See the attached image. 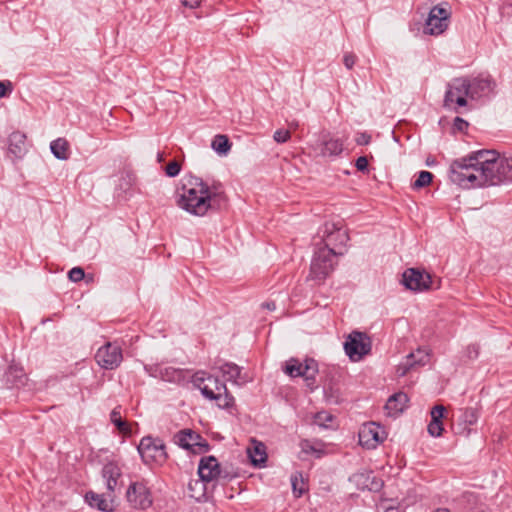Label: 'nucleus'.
Here are the masks:
<instances>
[{
    "mask_svg": "<svg viewBox=\"0 0 512 512\" xmlns=\"http://www.w3.org/2000/svg\"><path fill=\"white\" fill-rule=\"evenodd\" d=\"M177 205L195 216H204L208 211H218L228 203L220 183L208 185L202 178L186 174L177 188Z\"/></svg>",
    "mask_w": 512,
    "mask_h": 512,
    "instance_id": "1",
    "label": "nucleus"
},
{
    "mask_svg": "<svg viewBox=\"0 0 512 512\" xmlns=\"http://www.w3.org/2000/svg\"><path fill=\"white\" fill-rule=\"evenodd\" d=\"M343 254L344 252L315 247L306 281H312L314 286L324 284L337 266V257Z\"/></svg>",
    "mask_w": 512,
    "mask_h": 512,
    "instance_id": "2",
    "label": "nucleus"
},
{
    "mask_svg": "<svg viewBox=\"0 0 512 512\" xmlns=\"http://www.w3.org/2000/svg\"><path fill=\"white\" fill-rule=\"evenodd\" d=\"M480 173L475 164L467 156L455 159L449 168V179L458 186L470 189L482 187Z\"/></svg>",
    "mask_w": 512,
    "mask_h": 512,
    "instance_id": "3",
    "label": "nucleus"
},
{
    "mask_svg": "<svg viewBox=\"0 0 512 512\" xmlns=\"http://www.w3.org/2000/svg\"><path fill=\"white\" fill-rule=\"evenodd\" d=\"M482 187L496 186L512 182V158H495L488 167L480 168Z\"/></svg>",
    "mask_w": 512,
    "mask_h": 512,
    "instance_id": "4",
    "label": "nucleus"
},
{
    "mask_svg": "<svg viewBox=\"0 0 512 512\" xmlns=\"http://www.w3.org/2000/svg\"><path fill=\"white\" fill-rule=\"evenodd\" d=\"M471 85L468 77H457L447 84L443 106L455 112L459 107L467 106V97L471 99Z\"/></svg>",
    "mask_w": 512,
    "mask_h": 512,
    "instance_id": "5",
    "label": "nucleus"
},
{
    "mask_svg": "<svg viewBox=\"0 0 512 512\" xmlns=\"http://www.w3.org/2000/svg\"><path fill=\"white\" fill-rule=\"evenodd\" d=\"M137 451L145 464L164 465L168 460L166 446L160 438L150 435L143 437L137 446Z\"/></svg>",
    "mask_w": 512,
    "mask_h": 512,
    "instance_id": "6",
    "label": "nucleus"
},
{
    "mask_svg": "<svg viewBox=\"0 0 512 512\" xmlns=\"http://www.w3.org/2000/svg\"><path fill=\"white\" fill-rule=\"evenodd\" d=\"M371 339L365 332L353 331L344 342V350L352 361H359L371 352Z\"/></svg>",
    "mask_w": 512,
    "mask_h": 512,
    "instance_id": "7",
    "label": "nucleus"
},
{
    "mask_svg": "<svg viewBox=\"0 0 512 512\" xmlns=\"http://www.w3.org/2000/svg\"><path fill=\"white\" fill-rule=\"evenodd\" d=\"M450 16V10L442 4L433 6L425 21L423 32L432 36L442 34L449 26Z\"/></svg>",
    "mask_w": 512,
    "mask_h": 512,
    "instance_id": "8",
    "label": "nucleus"
},
{
    "mask_svg": "<svg viewBox=\"0 0 512 512\" xmlns=\"http://www.w3.org/2000/svg\"><path fill=\"white\" fill-rule=\"evenodd\" d=\"M126 499L132 508L138 510H146L153 504L152 492L143 481L132 482L128 486Z\"/></svg>",
    "mask_w": 512,
    "mask_h": 512,
    "instance_id": "9",
    "label": "nucleus"
},
{
    "mask_svg": "<svg viewBox=\"0 0 512 512\" xmlns=\"http://www.w3.org/2000/svg\"><path fill=\"white\" fill-rule=\"evenodd\" d=\"M348 241L349 235L345 229L337 227L334 223H326L322 242L316 244V247L332 249L333 252H344L340 248L346 246Z\"/></svg>",
    "mask_w": 512,
    "mask_h": 512,
    "instance_id": "10",
    "label": "nucleus"
},
{
    "mask_svg": "<svg viewBox=\"0 0 512 512\" xmlns=\"http://www.w3.org/2000/svg\"><path fill=\"white\" fill-rule=\"evenodd\" d=\"M387 433L383 426L375 422L362 425L359 431V444L367 449H374L384 442Z\"/></svg>",
    "mask_w": 512,
    "mask_h": 512,
    "instance_id": "11",
    "label": "nucleus"
},
{
    "mask_svg": "<svg viewBox=\"0 0 512 512\" xmlns=\"http://www.w3.org/2000/svg\"><path fill=\"white\" fill-rule=\"evenodd\" d=\"M122 350L118 345L107 343L100 347L95 355L98 365L106 370L117 368L122 362Z\"/></svg>",
    "mask_w": 512,
    "mask_h": 512,
    "instance_id": "12",
    "label": "nucleus"
},
{
    "mask_svg": "<svg viewBox=\"0 0 512 512\" xmlns=\"http://www.w3.org/2000/svg\"><path fill=\"white\" fill-rule=\"evenodd\" d=\"M403 285L412 291H424L430 289L432 278L429 273L415 268H408L402 275Z\"/></svg>",
    "mask_w": 512,
    "mask_h": 512,
    "instance_id": "13",
    "label": "nucleus"
},
{
    "mask_svg": "<svg viewBox=\"0 0 512 512\" xmlns=\"http://www.w3.org/2000/svg\"><path fill=\"white\" fill-rule=\"evenodd\" d=\"M470 85L471 100L489 98L494 94L496 88L495 80L490 75L482 74L470 79Z\"/></svg>",
    "mask_w": 512,
    "mask_h": 512,
    "instance_id": "14",
    "label": "nucleus"
},
{
    "mask_svg": "<svg viewBox=\"0 0 512 512\" xmlns=\"http://www.w3.org/2000/svg\"><path fill=\"white\" fill-rule=\"evenodd\" d=\"M194 383L202 395L209 400L216 399L217 392H226V384L212 375H208L206 378L196 375Z\"/></svg>",
    "mask_w": 512,
    "mask_h": 512,
    "instance_id": "15",
    "label": "nucleus"
},
{
    "mask_svg": "<svg viewBox=\"0 0 512 512\" xmlns=\"http://www.w3.org/2000/svg\"><path fill=\"white\" fill-rule=\"evenodd\" d=\"M198 475L199 478L206 483L216 480L219 476H222V469L216 457H202L198 465Z\"/></svg>",
    "mask_w": 512,
    "mask_h": 512,
    "instance_id": "16",
    "label": "nucleus"
},
{
    "mask_svg": "<svg viewBox=\"0 0 512 512\" xmlns=\"http://www.w3.org/2000/svg\"><path fill=\"white\" fill-rule=\"evenodd\" d=\"M27 374L23 367L12 363L2 377L3 386L7 389L20 388L27 382Z\"/></svg>",
    "mask_w": 512,
    "mask_h": 512,
    "instance_id": "17",
    "label": "nucleus"
},
{
    "mask_svg": "<svg viewBox=\"0 0 512 512\" xmlns=\"http://www.w3.org/2000/svg\"><path fill=\"white\" fill-rule=\"evenodd\" d=\"M27 136L21 131H14L8 137V154L14 159L19 160L27 152Z\"/></svg>",
    "mask_w": 512,
    "mask_h": 512,
    "instance_id": "18",
    "label": "nucleus"
},
{
    "mask_svg": "<svg viewBox=\"0 0 512 512\" xmlns=\"http://www.w3.org/2000/svg\"><path fill=\"white\" fill-rule=\"evenodd\" d=\"M308 372L312 370L315 371V359L306 358L304 363H301L296 358H291L286 362L285 365V373L292 378L301 377L302 375H306Z\"/></svg>",
    "mask_w": 512,
    "mask_h": 512,
    "instance_id": "19",
    "label": "nucleus"
},
{
    "mask_svg": "<svg viewBox=\"0 0 512 512\" xmlns=\"http://www.w3.org/2000/svg\"><path fill=\"white\" fill-rule=\"evenodd\" d=\"M429 353L424 349H417L415 353H410L406 357V362L398 366L397 372L400 376L406 373L415 365L424 366L429 362Z\"/></svg>",
    "mask_w": 512,
    "mask_h": 512,
    "instance_id": "20",
    "label": "nucleus"
},
{
    "mask_svg": "<svg viewBox=\"0 0 512 512\" xmlns=\"http://www.w3.org/2000/svg\"><path fill=\"white\" fill-rule=\"evenodd\" d=\"M320 154L324 157H335L342 153L343 142L339 138H332L328 134L320 140Z\"/></svg>",
    "mask_w": 512,
    "mask_h": 512,
    "instance_id": "21",
    "label": "nucleus"
},
{
    "mask_svg": "<svg viewBox=\"0 0 512 512\" xmlns=\"http://www.w3.org/2000/svg\"><path fill=\"white\" fill-rule=\"evenodd\" d=\"M409 402V397L404 392H397L391 395L385 405V409L389 416H398L406 408Z\"/></svg>",
    "mask_w": 512,
    "mask_h": 512,
    "instance_id": "22",
    "label": "nucleus"
},
{
    "mask_svg": "<svg viewBox=\"0 0 512 512\" xmlns=\"http://www.w3.org/2000/svg\"><path fill=\"white\" fill-rule=\"evenodd\" d=\"M121 475V468L116 462L110 461L103 466L102 477L106 480V487L109 492L115 491Z\"/></svg>",
    "mask_w": 512,
    "mask_h": 512,
    "instance_id": "23",
    "label": "nucleus"
},
{
    "mask_svg": "<svg viewBox=\"0 0 512 512\" xmlns=\"http://www.w3.org/2000/svg\"><path fill=\"white\" fill-rule=\"evenodd\" d=\"M199 440H201V434L192 429H183L174 435V442L190 452L194 450V443Z\"/></svg>",
    "mask_w": 512,
    "mask_h": 512,
    "instance_id": "24",
    "label": "nucleus"
},
{
    "mask_svg": "<svg viewBox=\"0 0 512 512\" xmlns=\"http://www.w3.org/2000/svg\"><path fill=\"white\" fill-rule=\"evenodd\" d=\"M446 409L443 405H436L432 408L431 421L428 424V433L433 437H439L444 430L442 419Z\"/></svg>",
    "mask_w": 512,
    "mask_h": 512,
    "instance_id": "25",
    "label": "nucleus"
},
{
    "mask_svg": "<svg viewBox=\"0 0 512 512\" xmlns=\"http://www.w3.org/2000/svg\"><path fill=\"white\" fill-rule=\"evenodd\" d=\"M499 154L494 150H478L471 152L467 157L480 171V168H486Z\"/></svg>",
    "mask_w": 512,
    "mask_h": 512,
    "instance_id": "26",
    "label": "nucleus"
},
{
    "mask_svg": "<svg viewBox=\"0 0 512 512\" xmlns=\"http://www.w3.org/2000/svg\"><path fill=\"white\" fill-rule=\"evenodd\" d=\"M86 502L92 507L102 512H113V504L108 501L103 494H97L89 491L85 494Z\"/></svg>",
    "mask_w": 512,
    "mask_h": 512,
    "instance_id": "27",
    "label": "nucleus"
},
{
    "mask_svg": "<svg viewBox=\"0 0 512 512\" xmlns=\"http://www.w3.org/2000/svg\"><path fill=\"white\" fill-rule=\"evenodd\" d=\"M220 371L224 376H227V380L234 384L241 385L246 382L241 377L242 368L233 362H225L220 366Z\"/></svg>",
    "mask_w": 512,
    "mask_h": 512,
    "instance_id": "28",
    "label": "nucleus"
},
{
    "mask_svg": "<svg viewBox=\"0 0 512 512\" xmlns=\"http://www.w3.org/2000/svg\"><path fill=\"white\" fill-rule=\"evenodd\" d=\"M206 482L199 479H192L189 481L187 485L188 495L193 498L197 502H203L207 500L206 493Z\"/></svg>",
    "mask_w": 512,
    "mask_h": 512,
    "instance_id": "29",
    "label": "nucleus"
},
{
    "mask_svg": "<svg viewBox=\"0 0 512 512\" xmlns=\"http://www.w3.org/2000/svg\"><path fill=\"white\" fill-rule=\"evenodd\" d=\"M248 456L255 467H263L267 461L266 446L258 442L253 448L248 449Z\"/></svg>",
    "mask_w": 512,
    "mask_h": 512,
    "instance_id": "30",
    "label": "nucleus"
},
{
    "mask_svg": "<svg viewBox=\"0 0 512 512\" xmlns=\"http://www.w3.org/2000/svg\"><path fill=\"white\" fill-rule=\"evenodd\" d=\"M51 153L59 160L69 158V143L65 138H57L50 143Z\"/></svg>",
    "mask_w": 512,
    "mask_h": 512,
    "instance_id": "31",
    "label": "nucleus"
},
{
    "mask_svg": "<svg viewBox=\"0 0 512 512\" xmlns=\"http://www.w3.org/2000/svg\"><path fill=\"white\" fill-rule=\"evenodd\" d=\"M110 421L115 425L117 430L127 436H130L132 433L130 425L123 420L121 416V406H116L110 413Z\"/></svg>",
    "mask_w": 512,
    "mask_h": 512,
    "instance_id": "32",
    "label": "nucleus"
},
{
    "mask_svg": "<svg viewBox=\"0 0 512 512\" xmlns=\"http://www.w3.org/2000/svg\"><path fill=\"white\" fill-rule=\"evenodd\" d=\"M211 146L219 155H226L231 149V142L228 136L218 134L212 140Z\"/></svg>",
    "mask_w": 512,
    "mask_h": 512,
    "instance_id": "33",
    "label": "nucleus"
},
{
    "mask_svg": "<svg viewBox=\"0 0 512 512\" xmlns=\"http://www.w3.org/2000/svg\"><path fill=\"white\" fill-rule=\"evenodd\" d=\"M292 491L296 498H300L305 492L308 491L307 484L303 479L301 472H295L291 476Z\"/></svg>",
    "mask_w": 512,
    "mask_h": 512,
    "instance_id": "34",
    "label": "nucleus"
},
{
    "mask_svg": "<svg viewBox=\"0 0 512 512\" xmlns=\"http://www.w3.org/2000/svg\"><path fill=\"white\" fill-rule=\"evenodd\" d=\"M355 478H365V487H367L370 491H378L383 486V481L381 479H377L373 476L372 472L355 474Z\"/></svg>",
    "mask_w": 512,
    "mask_h": 512,
    "instance_id": "35",
    "label": "nucleus"
},
{
    "mask_svg": "<svg viewBox=\"0 0 512 512\" xmlns=\"http://www.w3.org/2000/svg\"><path fill=\"white\" fill-rule=\"evenodd\" d=\"M217 398L214 399L217 406L221 409H229L235 405V399L226 388V392H217Z\"/></svg>",
    "mask_w": 512,
    "mask_h": 512,
    "instance_id": "36",
    "label": "nucleus"
},
{
    "mask_svg": "<svg viewBox=\"0 0 512 512\" xmlns=\"http://www.w3.org/2000/svg\"><path fill=\"white\" fill-rule=\"evenodd\" d=\"M433 174L429 171H420L416 180L412 183L411 187L414 189V190H420L428 185H430V183L432 182L433 180Z\"/></svg>",
    "mask_w": 512,
    "mask_h": 512,
    "instance_id": "37",
    "label": "nucleus"
},
{
    "mask_svg": "<svg viewBox=\"0 0 512 512\" xmlns=\"http://www.w3.org/2000/svg\"><path fill=\"white\" fill-rule=\"evenodd\" d=\"M478 418H479V411H478V409L473 408V407L465 408L462 413V416H461L462 421L469 426L476 424L478 421Z\"/></svg>",
    "mask_w": 512,
    "mask_h": 512,
    "instance_id": "38",
    "label": "nucleus"
},
{
    "mask_svg": "<svg viewBox=\"0 0 512 512\" xmlns=\"http://www.w3.org/2000/svg\"><path fill=\"white\" fill-rule=\"evenodd\" d=\"M161 376L166 381H176L182 377V371L173 367H166L160 370Z\"/></svg>",
    "mask_w": 512,
    "mask_h": 512,
    "instance_id": "39",
    "label": "nucleus"
},
{
    "mask_svg": "<svg viewBox=\"0 0 512 512\" xmlns=\"http://www.w3.org/2000/svg\"><path fill=\"white\" fill-rule=\"evenodd\" d=\"M68 278L70 281L77 283L86 278V274L83 268L81 267H73L68 272Z\"/></svg>",
    "mask_w": 512,
    "mask_h": 512,
    "instance_id": "40",
    "label": "nucleus"
},
{
    "mask_svg": "<svg viewBox=\"0 0 512 512\" xmlns=\"http://www.w3.org/2000/svg\"><path fill=\"white\" fill-rule=\"evenodd\" d=\"M318 372H319L318 362L315 360V371L314 372H312V370L309 372L307 371L306 375L301 376L304 378L306 385L308 387H310L311 390H314V388H315L316 375L318 374Z\"/></svg>",
    "mask_w": 512,
    "mask_h": 512,
    "instance_id": "41",
    "label": "nucleus"
},
{
    "mask_svg": "<svg viewBox=\"0 0 512 512\" xmlns=\"http://www.w3.org/2000/svg\"><path fill=\"white\" fill-rule=\"evenodd\" d=\"M211 446L209 442L201 435V440L194 443V454H204L210 450Z\"/></svg>",
    "mask_w": 512,
    "mask_h": 512,
    "instance_id": "42",
    "label": "nucleus"
},
{
    "mask_svg": "<svg viewBox=\"0 0 512 512\" xmlns=\"http://www.w3.org/2000/svg\"><path fill=\"white\" fill-rule=\"evenodd\" d=\"M180 171L181 165L176 160L171 161L165 168V174L170 178L176 177L180 173Z\"/></svg>",
    "mask_w": 512,
    "mask_h": 512,
    "instance_id": "43",
    "label": "nucleus"
},
{
    "mask_svg": "<svg viewBox=\"0 0 512 512\" xmlns=\"http://www.w3.org/2000/svg\"><path fill=\"white\" fill-rule=\"evenodd\" d=\"M291 138V133L287 129H278L273 134V139L277 143H286Z\"/></svg>",
    "mask_w": 512,
    "mask_h": 512,
    "instance_id": "44",
    "label": "nucleus"
},
{
    "mask_svg": "<svg viewBox=\"0 0 512 512\" xmlns=\"http://www.w3.org/2000/svg\"><path fill=\"white\" fill-rule=\"evenodd\" d=\"M469 127V123L461 118V117H455L453 122V130L458 132H466V130Z\"/></svg>",
    "mask_w": 512,
    "mask_h": 512,
    "instance_id": "45",
    "label": "nucleus"
},
{
    "mask_svg": "<svg viewBox=\"0 0 512 512\" xmlns=\"http://www.w3.org/2000/svg\"><path fill=\"white\" fill-rule=\"evenodd\" d=\"M371 135L367 132L357 133L355 142L359 146L368 145L371 142Z\"/></svg>",
    "mask_w": 512,
    "mask_h": 512,
    "instance_id": "46",
    "label": "nucleus"
},
{
    "mask_svg": "<svg viewBox=\"0 0 512 512\" xmlns=\"http://www.w3.org/2000/svg\"><path fill=\"white\" fill-rule=\"evenodd\" d=\"M355 167L360 172H368V159L366 156H360L356 159Z\"/></svg>",
    "mask_w": 512,
    "mask_h": 512,
    "instance_id": "47",
    "label": "nucleus"
},
{
    "mask_svg": "<svg viewBox=\"0 0 512 512\" xmlns=\"http://www.w3.org/2000/svg\"><path fill=\"white\" fill-rule=\"evenodd\" d=\"M480 353V346L478 344H470L466 348V356L469 359H476Z\"/></svg>",
    "mask_w": 512,
    "mask_h": 512,
    "instance_id": "48",
    "label": "nucleus"
},
{
    "mask_svg": "<svg viewBox=\"0 0 512 512\" xmlns=\"http://www.w3.org/2000/svg\"><path fill=\"white\" fill-rule=\"evenodd\" d=\"M357 57L353 53H346L343 57V63L347 69H352L356 63Z\"/></svg>",
    "mask_w": 512,
    "mask_h": 512,
    "instance_id": "49",
    "label": "nucleus"
},
{
    "mask_svg": "<svg viewBox=\"0 0 512 512\" xmlns=\"http://www.w3.org/2000/svg\"><path fill=\"white\" fill-rule=\"evenodd\" d=\"M12 83L10 81H0V99L7 95V91H12Z\"/></svg>",
    "mask_w": 512,
    "mask_h": 512,
    "instance_id": "50",
    "label": "nucleus"
},
{
    "mask_svg": "<svg viewBox=\"0 0 512 512\" xmlns=\"http://www.w3.org/2000/svg\"><path fill=\"white\" fill-rule=\"evenodd\" d=\"M202 0H181V3L190 9H195L200 6Z\"/></svg>",
    "mask_w": 512,
    "mask_h": 512,
    "instance_id": "51",
    "label": "nucleus"
},
{
    "mask_svg": "<svg viewBox=\"0 0 512 512\" xmlns=\"http://www.w3.org/2000/svg\"><path fill=\"white\" fill-rule=\"evenodd\" d=\"M262 308L267 309L269 311H274L276 309V304L273 301H267L262 303Z\"/></svg>",
    "mask_w": 512,
    "mask_h": 512,
    "instance_id": "52",
    "label": "nucleus"
},
{
    "mask_svg": "<svg viewBox=\"0 0 512 512\" xmlns=\"http://www.w3.org/2000/svg\"><path fill=\"white\" fill-rule=\"evenodd\" d=\"M234 477H236V474L231 475L229 472L223 471V470H222V476H219V478H222V479H225V480H231Z\"/></svg>",
    "mask_w": 512,
    "mask_h": 512,
    "instance_id": "53",
    "label": "nucleus"
},
{
    "mask_svg": "<svg viewBox=\"0 0 512 512\" xmlns=\"http://www.w3.org/2000/svg\"><path fill=\"white\" fill-rule=\"evenodd\" d=\"M83 280H85L86 283H92L94 281V275L93 274H87L86 278H84Z\"/></svg>",
    "mask_w": 512,
    "mask_h": 512,
    "instance_id": "54",
    "label": "nucleus"
},
{
    "mask_svg": "<svg viewBox=\"0 0 512 512\" xmlns=\"http://www.w3.org/2000/svg\"><path fill=\"white\" fill-rule=\"evenodd\" d=\"M435 163H436V160L434 158L428 157L427 160H426V165H428V166H432Z\"/></svg>",
    "mask_w": 512,
    "mask_h": 512,
    "instance_id": "55",
    "label": "nucleus"
},
{
    "mask_svg": "<svg viewBox=\"0 0 512 512\" xmlns=\"http://www.w3.org/2000/svg\"><path fill=\"white\" fill-rule=\"evenodd\" d=\"M157 161L158 162L164 161V154L163 153L158 152V154H157Z\"/></svg>",
    "mask_w": 512,
    "mask_h": 512,
    "instance_id": "56",
    "label": "nucleus"
},
{
    "mask_svg": "<svg viewBox=\"0 0 512 512\" xmlns=\"http://www.w3.org/2000/svg\"><path fill=\"white\" fill-rule=\"evenodd\" d=\"M435 512H450V511L446 508H440V509H437Z\"/></svg>",
    "mask_w": 512,
    "mask_h": 512,
    "instance_id": "57",
    "label": "nucleus"
},
{
    "mask_svg": "<svg viewBox=\"0 0 512 512\" xmlns=\"http://www.w3.org/2000/svg\"><path fill=\"white\" fill-rule=\"evenodd\" d=\"M289 126H290L291 128H296V127L298 126V123H297V122H291V123L289 124Z\"/></svg>",
    "mask_w": 512,
    "mask_h": 512,
    "instance_id": "58",
    "label": "nucleus"
},
{
    "mask_svg": "<svg viewBox=\"0 0 512 512\" xmlns=\"http://www.w3.org/2000/svg\"><path fill=\"white\" fill-rule=\"evenodd\" d=\"M505 4L512 6V0H503Z\"/></svg>",
    "mask_w": 512,
    "mask_h": 512,
    "instance_id": "59",
    "label": "nucleus"
},
{
    "mask_svg": "<svg viewBox=\"0 0 512 512\" xmlns=\"http://www.w3.org/2000/svg\"><path fill=\"white\" fill-rule=\"evenodd\" d=\"M325 419L326 420H332V416L331 415H326Z\"/></svg>",
    "mask_w": 512,
    "mask_h": 512,
    "instance_id": "60",
    "label": "nucleus"
},
{
    "mask_svg": "<svg viewBox=\"0 0 512 512\" xmlns=\"http://www.w3.org/2000/svg\"><path fill=\"white\" fill-rule=\"evenodd\" d=\"M317 419H319V420H322V419H323V418H322V414H321V413H319V414L317 415Z\"/></svg>",
    "mask_w": 512,
    "mask_h": 512,
    "instance_id": "61",
    "label": "nucleus"
}]
</instances>
